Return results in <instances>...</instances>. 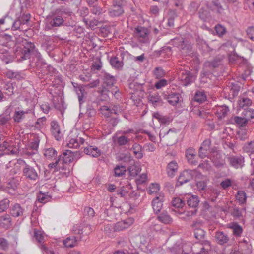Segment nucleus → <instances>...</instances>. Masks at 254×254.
I'll return each instance as SVG.
<instances>
[{
  "label": "nucleus",
  "mask_w": 254,
  "mask_h": 254,
  "mask_svg": "<svg viewBox=\"0 0 254 254\" xmlns=\"http://www.w3.org/2000/svg\"><path fill=\"white\" fill-rule=\"evenodd\" d=\"M103 81L100 92L101 96L103 97L101 100H107L110 94L118 99L120 93L118 87L114 86L117 81L115 77L109 73H105L103 77Z\"/></svg>",
  "instance_id": "obj_1"
},
{
  "label": "nucleus",
  "mask_w": 254,
  "mask_h": 254,
  "mask_svg": "<svg viewBox=\"0 0 254 254\" xmlns=\"http://www.w3.org/2000/svg\"><path fill=\"white\" fill-rule=\"evenodd\" d=\"M23 48L21 50V57L23 60L31 58L32 56L34 61L35 59H40L41 58V55L36 49L35 44L31 42L26 41L23 43Z\"/></svg>",
  "instance_id": "obj_2"
},
{
  "label": "nucleus",
  "mask_w": 254,
  "mask_h": 254,
  "mask_svg": "<svg viewBox=\"0 0 254 254\" xmlns=\"http://www.w3.org/2000/svg\"><path fill=\"white\" fill-rule=\"evenodd\" d=\"M203 176L202 173L196 169L185 170L181 172L178 177V183L181 186L193 179L196 181L197 179H201Z\"/></svg>",
  "instance_id": "obj_3"
},
{
  "label": "nucleus",
  "mask_w": 254,
  "mask_h": 254,
  "mask_svg": "<svg viewBox=\"0 0 254 254\" xmlns=\"http://www.w3.org/2000/svg\"><path fill=\"white\" fill-rule=\"evenodd\" d=\"M144 83H139L134 81L129 84L130 89L133 91V92H131V99L134 101L135 104H139L141 101V98L144 96Z\"/></svg>",
  "instance_id": "obj_4"
},
{
  "label": "nucleus",
  "mask_w": 254,
  "mask_h": 254,
  "mask_svg": "<svg viewBox=\"0 0 254 254\" xmlns=\"http://www.w3.org/2000/svg\"><path fill=\"white\" fill-rule=\"evenodd\" d=\"M23 176L25 178L31 181H36L40 178V169L37 165V168H35L28 164H25L22 169Z\"/></svg>",
  "instance_id": "obj_5"
},
{
  "label": "nucleus",
  "mask_w": 254,
  "mask_h": 254,
  "mask_svg": "<svg viewBox=\"0 0 254 254\" xmlns=\"http://www.w3.org/2000/svg\"><path fill=\"white\" fill-rule=\"evenodd\" d=\"M149 30L148 28L142 26H137L134 28V36L140 42L143 43H148Z\"/></svg>",
  "instance_id": "obj_6"
},
{
  "label": "nucleus",
  "mask_w": 254,
  "mask_h": 254,
  "mask_svg": "<svg viewBox=\"0 0 254 254\" xmlns=\"http://www.w3.org/2000/svg\"><path fill=\"white\" fill-rule=\"evenodd\" d=\"M125 2L117 0H113L112 7L109 9V13L111 17H119L124 13L123 7Z\"/></svg>",
  "instance_id": "obj_7"
},
{
  "label": "nucleus",
  "mask_w": 254,
  "mask_h": 254,
  "mask_svg": "<svg viewBox=\"0 0 254 254\" xmlns=\"http://www.w3.org/2000/svg\"><path fill=\"white\" fill-rule=\"evenodd\" d=\"M209 9L213 11L209 2L205 1L202 6L198 10V14L199 18L203 21H208L211 18V13Z\"/></svg>",
  "instance_id": "obj_8"
},
{
  "label": "nucleus",
  "mask_w": 254,
  "mask_h": 254,
  "mask_svg": "<svg viewBox=\"0 0 254 254\" xmlns=\"http://www.w3.org/2000/svg\"><path fill=\"white\" fill-rule=\"evenodd\" d=\"M229 165L235 169L242 168L244 166L245 159L241 155H231L227 158Z\"/></svg>",
  "instance_id": "obj_9"
},
{
  "label": "nucleus",
  "mask_w": 254,
  "mask_h": 254,
  "mask_svg": "<svg viewBox=\"0 0 254 254\" xmlns=\"http://www.w3.org/2000/svg\"><path fill=\"white\" fill-rule=\"evenodd\" d=\"M210 5L214 9L213 11L216 10L217 13L221 15L224 14L225 10L229 8V6L225 0H214Z\"/></svg>",
  "instance_id": "obj_10"
},
{
  "label": "nucleus",
  "mask_w": 254,
  "mask_h": 254,
  "mask_svg": "<svg viewBox=\"0 0 254 254\" xmlns=\"http://www.w3.org/2000/svg\"><path fill=\"white\" fill-rule=\"evenodd\" d=\"M162 96L164 99H166L168 102L171 105H176L180 101L181 95L178 93L164 92Z\"/></svg>",
  "instance_id": "obj_11"
},
{
  "label": "nucleus",
  "mask_w": 254,
  "mask_h": 254,
  "mask_svg": "<svg viewBox=\"0 0 254 254\" xmlns=\"http://www.w3.org/2000/svg\"><path fill=\"white\" fill-rule=\"evenodd\" d=\"M214 238L216 243L221 246L228 244L230 241L229 236L223 231H216L215 233Z\"/></svg>",
  "instance_id": "obj_12"
},
{
  "label": "nucleus",
  "mask_w": 254,
  "mask_h": 254,
  "mask_svg": "<svg viewBox=\"0 0 254 254\" xmlns=\"http://www.w3.org/2000/svg\"><path fill=\"white\" fill-rule=\"evenodd\" d=\"M49 25L52 27H60L61 26H67L64 24V20L63 17L59 15L54 14L49 19Z\"/></svg>",
  "instance_id": "obj_13"
},
{
  "label": "nucleus",
  "mask_w": 254,
  "mask_h": 254,
  "mask_svg": "<svg viewBox=\"0 0 254 254\" xmlns=\"http://www.w3.org/2000/svg\"><path fill=\"white\" fill-rule=\"evenodd\" d=\"M42 58L40 59H35L36 61L30 60V65L33 67L36 68L39 73H41L43 75L47 74L46 71H44V68H46L47 64L43 62Z\"/></svg>",
  "instance_id": "obj_14"
},
{
  "label": "nucleus",
  "mask_w": 254,
  "mask_h": 254,
  "mask_svg": "<svg viewBox=\"0 0 254 254\" xmlns=\"http://www.w3.org/2000/svg\"><path fill=\"white\" fill-rule=\"evenodd\" d=\"M200 224V222L194 221L191 225V227L194 229V237L199 241L204 239L206 234V232L199 227Z\"/></svg>",
  "instance_id": "obj_15"
},
{
  "label": "nucleus",
  "mask_w": 254,
  "mask_h": 254,
  "mask_svg": "<svg viewBox=\"0 0 254 254\" xmlns=\"http://www.w3.org/2000/svg\"><path fill=\"white\" fill-rule=\"evenodd\" d=\"M180 78L185 86L192 83L195 79L193 74L189 70H183L181 72Z\"/></svg>",
  "instance_id": "obj_16"
},
{
  "label": "nucleus",
  "mask_w": 254,
  "mask_h": 254,
  "mask_svg": "<svg viewBox=\"0 0 254 254\" xmlns=\"http://www.w3.org/2000/svg\"><path fill=\"white\" fill-rule=\"evenodd\" d=\"M148 102L154 107L162 106L163 102L161 97L157 92L150 93L148 97Z\"/></svg>",
  "instance_id": "obj_17"
},
{
  "label": "nucleus",
  "mask_w": 254,
  "mask_h": 254,
  "mask_svg": "<svg viewBox=\"0 0 254 254\" xmlns=\"http://www.w3.org/2000/svg\"><path fill=\"white\" fill-rule=\"evenodd\" d=\"M163 196L155 197L152 201V206L155 214L159 213L163 206Z\"/></svg>",
  "instance_id": "obj_18"
},
{
  "label": "nucleus",
  "mask_w": 254,
  "mask_h": 254,
  "mask_svg": "<svg viewBox=\"0 0 254 254\" xmlns=\"http://www.w3.org/2000/svg\"><path fill=\"white\" fill-rule=\"evenodd\" d=\"M58 158H60V162H62L63 166L64 164H68L73 161V158L72 157V151L66 150L62 154L58 156Z\"/></svg>",
  "instance_id": "obj_19"
},
{
  "label": "nucleus",
  "mask_w": 254,
  "mask_h": 254,
  "mask_svg": "<svg viewBox=\"0 0 254 254\" xmlns=\"http://www.w3.org/2000/svg\"><path fill=\"white\" fill-rule=\"evenodd\" d=\"M186 201L188 205L190 208H193L194 209H197L199 203V199L197 195H189L186 197Z\"/></svg>",
  "instance_id": "obj_20"
},
{
  "label": "nucleus",
  "mask_w": 254,
  "mask_h": 254,
  "mask_svg": "<svg viewBox=\"0 0 254 254\" xmlns=\"http://www.w3.org/2000/svg\"><path fill=\"white\" fill-rule=\"evenodd\" d=\"M84 153L93 157H98L101 155V150L96 146H89L84 148Z\"/></svg>",
  "instance_id": "obj_21"
},
{
  "label": "nucleus",
  "mask_w": 254,
  "mask_h": 254,
  "mask_svg": "<svg viewBox=\"0 0 254 254\" xmlns=\"http://www.w3.org/2000/svg\"><path fill=\"white\" fill-rule=\"evenodd\" d=\"M28 113L27 111L23 110H15L14 112L12 117L14 122L18 124L22 122L25 118V115Z\"/></svg>",
  "instance_id": "obj_22"
},
{
  "label": "nucleus",
  "mask_w": 254,
  "mask_h": 254,
  "mask_svg": "<svg viewBox=\"0 0 254 254\" xmlns=\"http://www.w3.org/2000/svg\"><path fill=\"white\" fill-rule=\"evenodd\" d=\"M153 116L157 119L161 124L164 125H169L172 121V119L169 116L162 115L158 112L154 113Z\"/></svg>",
  "instance_id": "obj_23"
},
{
  "label": "nucleus",
  "mask_w": 254,
  "mask_h": 254,
  "mask_svg": "<svg viewBox=\"0 0 254 254\" xmlns=\"http://www.w3.org/2000/svg\"><path fill=\"white\" fill-rule=\"evenodd\" d=\"M157 219L160 222L165 224H170L173 222V219L166 211H163L157 217Z\"/></svg>",
  "instance_id": "obj_24"
},
{
  "label": "nucleus",
  "mask_w": 254,
  "mask_h": 254,
  "mask_svg": "<svg viewBox=\"0 0 254 254\" xmlns=\"http://www.w3.org/2000/svg\"><path fill=\"white\" fill-rule=\"evenodd\" d=\"M130 150L133 152L135 157L138 159H141L143 156V147L137 143H134Z\"/></svg>",
  "instance_id": "obj_25"
},
{
  "label": "nucleus",
  "mask_w": 254,
  "mask_h": 254,
  "mask_svg": "<svg viewBox=\"0 0 254 254\" xmlns=\"http://www.w3.org/2000/svg\"><path fill=\"white\" fill-rule=\"evenodd\" d=\"M10 113V109L7 108L5 113L0 115V126H4L9 123L11 119Z\"/></svg>",
  "instance_id": "obj_26"
},
{
  "label": "nucleus",
  "mask_w": 254,
  "mask_h": 254,
  "mask_svg": "<svg viewBox=\"0 0 254 254\" xmlns=\"http://www.w3.org/2000/svg\"><path fill=\"white\" fill-rule=\"evenodd\" d=\"M122 60H123V57ZM110 63L113 68L118 70H122L124 65L123 60L120 61L116 56L112 57L111 58Z\"/></svg>",
  "instance_id": "obj_27"
},
{
  "label": "nucleus",
  "mask_w": 254,
  "mask_h": 254,
  "mask_svg": "<svg viewBox=\"0 0 254 254\" xmlns=\"http://www.w3.org/2000/svg\"><path fill=\"white\" fill-rule=\"evenodd\" d=\"M57 151L53 147L45 148L44 149V156L48 160L57 159Z\"/></svg>",
  "instance_id": "obj_28"
},
{
  "label": "nucleus",
  "mask_w": 254,
  "mask_h": 254,
  "mask_svg": "<svg viewBox=\"0 0 254 254\" xmlns=\"http://www.w3.org/2000/svg\"><path fill=\"white\" fill-rule=\"evenodd\" d=\"M51 131L56 140H59L60 134V129L58 122L56 121H52L51 123Z\"/></svg>",
  "instance_id": "obj_29"
},
{
  "label": "nucleus",
  "mask_w": 254,
  "mask_h": 254,
  "mask_svg": "<svg viewBox=\"0 0 254 254\" xmlns=\"http://www.w3.org/2000/svg\"><path fill=\"white\" fill-rule=\"evenodd\" d=\"M197 243H199L200 249L203 251V254H208V252L211 250V242L203 239Z\"/></svg>",
  "instance_id": "obj_30"
},
{
  "label": "nucleus",
  "mask_w": 254,
  "mask_h": 254,
  "mask_svg": "<svg viewBox=\"0 0 254 254\" xmlns=\"http://www.w3.org/2000/svg\"><path fill=\"white\" fill-rule=\"evenodd\" d=\"M178 168V164L175 161H172L167 166V174L170 177H173L177 171Z\"/></svg>",
  "instance_id": "obj_31"
},
{
  "label": "nucleus",
  "mask_w": 254,
  "mask_h": 254,
  "mask_svg": "<svg viewBox=\"0 0 254 254\" xmlns=\"http://www.w3.org/2000/svg\"><path fill=\"white\" fill-rule=\"evenodd\" d=\"M229 111L228 107L226 105L219 106L217 108L216 115L219 120H221L227 115Z\"/></svg>",
  "instance_id": "obj_32"
},
{
  "label": "nucleus",
  "mask_w": 254,
  "mask_h": 254,
  "mask_svg": "<svg viewBox=\"0 0 254 254\" xmlns=\"http://www.w3.org/2000/svg\"><path fill=\"white\" fill-rule=\"evenodd\" d=\"M0 224L1 227L7 229L11 225V218L9 215H5L0 217Z\"/></svg>",
  "instance_id": "obj_33"
},
{
  "label": "nucleus",
  "mask_w": 254,
  "mask_h": 254,
  "mask_svg": "<svg viewBox=\"0 0 254 254\" xmlns=\"http://www.w3.org/2000/svg\"><path fill=\"white\" fill-rule=\"evenodd\" d=\"M78 95V98L80 106L85 102L86 92L84 87L81 85L79 87L74 90Z\"/></svg>",
  "instance_id": "obj_34"
},
{
  "label": "nucleus",
  "mask_w": 254,
  "mask_h": 254,
  "mask_svg": "<svg viewBox=\"0 0 254 254\" xmlns=\"http://www.w3.org/2000/svg\"><path fill=\"white\" fill-rule=\"evenodd\" d=\"M12 38L11 36L6 34L0 35V44L5 47L10 46V43L12 41Z\"/></svg>",
  "instance_id": "obj_35"
},
{
  "label": "nucleus",
  "mask_w": 254,
  "mask_h": 254,
  "mask_svg": "<svg viewBox=\"0 0 254 254\" xmlns=\"http://www.w3.org/2000/svg\"><path fill=\"white\" fill-rule=\"evenodd\" d=\"M127 171L126 167L124 165H117L114 169V176L116 177H121L125 175Z\"/></svg>",
  "instance_id": "obj_36"
},
{
  "label": "nucleus",
  "mask_w": 254,
  "mask_h": 254,
  "mask_svg": "<svg viewBox=\"0 0 254 254\" xmlns=\"http://www.w3.org/2000/svg\"><path fill=\"white\" fill-rule=\"evenodd\" d=\"M179 49L188 54L191 52L192 46L188 41L184 39Z\"/></svg>",
  "instance_id": "obj_37"
},
{
  "label": "nucleus",
  "mask_w": 254,
  "mask_h": 254,
  "mask_svg": "<svg viewBox=\"0 0 254 254\" xmlns=\"http://www.w3.org/2000/svg\"><path fill=\"white\" fill-rule=\"evenodd\" d=\"M10 213L13 217H18L23 214V209L19 204L16 203L10 209Z\"/></svg>",
  "instance_id": "obj_38"
},
{
  "label": "nucleus",
  "mask_w": 254,
  "mask_h": 254,
  "mask_svg": "<svg viewBox=\"0 0 254 254\" xmlns=\"http://www.w3.org/2000/svg\"><path fill=\"white\" fill-rule=\"evenodd\" d=\"M169 17L168 19L167 26L170 27H173L174 26V19L177 16L176 9L169 10Z\"/></svg>",
  "instance_id": "obj_39"
},
{
  "label": "nucleus",
  "mask_w": 254,
  "mask_h": 254,
  "mask_svg": "<svg viewBox=\"0 0 254 254\" xmlns=\"http://www.w3.org/2000/svg\"><path fill=\"white\" fill-rule=\"evenodd\" d=\"M206 95L204 91H197L194 96V100L198 103H202L206 100Z\"/></svg>",
  "instance_id": "obj_40"
},
{
  "label": "nucleus",
  "mask_w": 254,
  "mask_h": 254,
  "mask_svg": "<svg viewBox=\"0 0 254 254\" xmlns=\"http://www.w3.org/2000/svg\"><path fill=\"white\" fill-rule=\"evenodd\" d=\"M55 15H59L62 17L64 15H65L67 16H70L71 14V12L70 11V9L68 8H65L64 6H61L57 9L54 11Z\"/></svg>",
  "instance_id": "obj_41"
},
{
  "label": "nucleus",
  "mask_w": 254,
  "mask_h": 254,
  "mask_svg": "<svg viewBox=\"0 0 254 254\" xmlns=\"http://www.w3.org/2000/svg\"><path fill=\"white\" fill-rule=\"evenodd\" d=\"M77 241L75 236L69 237L65 239L63 243L66 247L72 248L76 245Z\"/></svg>",
  "instance_id": "obj_42"
},
{
  "label": "nucleus",
  "mask_w": 254,
  "mask_h": 254,
  "mask_svg": "<svg viewBox=\"0 0 254 254\" xmlns=\"http://www.w3.org/2000/svg\"><path fill=\"white\" fill-rule=\"evenodd\" d=\"M230 87V90L229 96L231 95L232 97L229 98H234L238 95L240 89V86L238 84L232 83Z\"/></svg>",
  "instance_id": "obj_43"
},
{
  "label": "nucleus",
  "mask_w": 254,
  "mask_h": 254,
  "mask_svg": "<svg viewBox=\"0 0 254 254\" xmlns=\"http://www.w3.org/2000/svg\"><path fill=\"white\" fill-rule=\"evenodd\" d=\"M60 162V158H58L56 159V161L55 162H52L50 163L48 165V168L50 169H54V171L53 172L58 171L59 170H66V168L63 165L62 166L59 167L58 166L59 163Z\"/></svg>",
  "instance_id": "obj_44"
},
{
  "label": "nucleus",
  "mask_w": 254,
  "mask_h": 254,
  "mask_svg": "<svg viewBox=\"0 0 254 254\" xmlns=\"http://www.w3.org/2000/svg\"><path fill=\"white\" fill-rule=\"evenodd\" d=\"M232 120L236 124L241 127L245 126L248 122V118H246L244 116H235Z\"/></svg>",
  "instance_id": "obj_45"
},
{
  "label": "nucleus",
  "mask_w": 254,
  "mask_h": 254,
  "mask_svg": "<svg viewBox=\"0 0 254 254\" xmlns=\"http://www.w3.org/2000/svg\"><path fill=\"white\" fill-rule=\"evenodd\" d=\"M242 149L243 151L246 153H254V140L245 143Z\"/></svg>",
  "instance_id": "obj_46"
},
{
  "label": "nucleus",
  "mask_w": 254,
  "mask_h": 254,
  "mask_svg": "<svg viewBox=\"0 0 254 254\" xmlns=\"http://www.w3.org/2000/svg\"><path fill=\"white\" fill-rule=\"evenodd\" d=\"M127 170L130 176L133 177H136L140 172L139 167L135 164L130 165Z\"/></svg>",
  "instance_id": "obj_47"
},
{
  "label": "nucleus",
  "mask_w": 254,
  "mask_h": 254,
  "mask_svg": "<svg viewBox=\"0 0 254 254\" xmlns=\"http://www.w3.org/2000/svg\"><path fill=\"white\" fill-rule=\"evenodd\" d=\"M236 197L240 204H244L246 202V194L243 190H239L237 193Z\"/></svg>",
  "instance_id": "obj_48"
},
{
  "label": "nucleus",
  "mask_w": 254,
  "mask_h": 254,
  "mask_svg": "<svg viewBox=\"0 0 254 254\" xmlns=\"http://www.w3.org/2000/svg\"><path fill=\"white\" fill-rule=\"evenodd\" d=\"M186 156L188 159L189 162L191 164H196L197 161H190L191 159L196 156L194 151L192 149H187L186 151Z\"/></svg>",
  "instance_id": "obj_49"
},
{
  "label": "nucleus",
  "mask_w": 254,
  "mask_h": 254,
  "mask_svg": "<svg viewBox=\"0 0 254 254\" xmlns=\"http://www.w3.org/2000/svg\"><path fill=\"white\" fill-rule=\"evenodd\" d=\"M242 116H244L246 118H248V121L251 119L254 118V110L249 108H245L242 113Z\"/></svg>",
  "instance_id": "obj_50"
},
{
  "label": "nucleus",
  "mask_w": 254,
  "mask_h": 254,
  "mask_svg": "<svg viewBox=\"0 0 254 254\" xmlns=\"http://www.w3.org/2000/svg\"><path fill=\"white\" fill-rule=\"evenodd\" d=\"M252 104V101L248 98H242L239 101V106L240 108L245 109V108H249Z\"/></svg>",
  "instance_id": "obj_51"
},
{
  "label": "nucleus",
  "mask_w": 254,
  "mask_h": 254,
  "mask_svg": "<svg viewBox=\"0 0 254 254\" xmlns=\"http://www.w3.org/2000/svg\"><path fill=\"white\" fill-rule=\"evenodd\" d=\"M51 197L48 194L40 192L37 195L38 201L41 203H46L50 201Z\"/></svg>",
  "instance_id": "obj_52"
},
{
  "label": "nucleus",
  "mask_w": 254,
  "mask_h": 254,
  "mask_svg": "<svg viewBox=\"0 0 254 254\" xmlns=\"http://www.w3.org/2000/svg\"><path fill=\"white\" fill-rule=\"evenodd\" d=\"M40 138L37 136H35L30 143V148L33 151H37L39 147Z\"/></svg>",
  "instance_id": "obj_53"
},
{
  "label": "nucleus",
  "mask_w": 254,
  "mask_h": 254,
  "mask_svg": "<svg viewBox=\"0 0 254 254\" xmlns=\"http://www.w3.org/2000/svg\"><path fill=\"white\" fill-rule=\"evenodd\" d=\"M153 74L157 79H160L164 76L166 72L161 67H157L154 68L153 70Z\"/></svg>",
  "instance_id": "obj_54"
},
{
  "label": "nucleus",
  "mask_w": 254,
  "mask_h": 254,
  "mask_svg": "<svg viewBox=\"0 0 254 254\" xmlns=\"http://www.w3.org/2000/svg\"><path fill=\"white\" fill-rule=\"evenodd\" d=\"M172 204L175 207L182 208L185 205V200L179 197H176L172 200Z\"/></svg>",
  "instance_id": "obj_55"
},
{
  "label": "nucleus",
  "mask_w": 254,
  "mask_h": 254,
  "mask_svg": "<svg viewBox=\"0 0 254 254\" xmlns=\"http://www.w3.org/2000/svg\"><path fill=\"white\" fill-rule=\"evenodd\" d=\"M197 212V209H194L193 210L187 211L184 215L180 217L181 219L185 221L190 220L191 217L195 215Z\"/></svg>",
  "instance_id": "obj_56"
},
{
  "label": "nucleus",
  "mask_w": 254,
  "mask_h": 254,
  "mask_svg": "<svg viewBox=\"0 0 254 254\" xmlns=\"http://www.w3.org/2000/svg\"><path fill=\"white\" fill-rule=\"evenodd\" d=\"M91 12L96 15H100L104 12L102 7L98 5V4L90 7Z\"/></svg>",
  "instance_id": "obj_57"
},
{
  "label": "nucleus",
  "mask_w": 254,
  "mask_h": 254,
  "mask_svg": "<svg viewBox=\"0 0 254 254\" xmlns=\"http://www.w3.org/2000/svg\"><path fill=\"white\" fill-rule=\"evenodd\" d=\"M130 139L128 138L127 137L122 135L117 138V143L119 146H123L127 144L129 141Z\"/></svg>",
  "instance_id": "obj_58"
},
{
  "label": "nucleus",
  "mask_w": 254,
  "mask_h": 254,
  "mask_svg": "<svg viewBox=\"0 0 254 254\" xmlns=\"http://www.w3.org/2000/svg\"><path fill=\"white\" fill-rule=\"evenodd\" d=\"M6 75L9 79H16L19 80L21 77L18 72H14L12 70H8L6 72Z\"/></svg>",
  "instance_id": "obj_59"
},
{
  "label": "nucleus",
  "mask_w": 254,
  "mask_h": 254,
  "mask_svg": "<svg viewBox=\"0 0 254 254\" xmlns=\"http://www.w3.org/2000/svg\"><path fill=\"white\" fill-rule=\"evenodd\" d=\"M101 114L105 117H109L112 114V110L107 106H102L100 109Z\"/></svg>",
  "instance_id": "obj_60"
},
{
  "label": "nucleus",
  "mask_w": 254,
  "mask_h": 254,
  "mask_svg": "<svg viewBox=\"0 0 254 254\" xmlns=\"http://www.w3.org/2000/svg\"><path fill=\"white\" fill-rule=\"evenodd\" d=\"M215 30L219 36H223L226 32V28L220 24H217L215 25Z\"/></svg>",
  "instance_id": "obj_61"
},
{
  "label": "nucleus",
  "mask_w": 254,
  "mask_h": 254,
  "mask_svg": "<svg viewBox=\"0 0 254 254\" xmlns=\"http://www.w3.org/2000/svg\"><path fill=\"white\" fill-rule=\"evenodd\" d=\"M232 228L233 229V234L235 236H240L243 232L242 227L237 223L234 224Z\"/></svg>",
  "instance_id": "obj_62"
},
{
  "label": "nucleus",
  "mask_w": 254,
  "mask_h": 254,
  "mask_svg": "<svg viewBox=\"0 0 254 254\" xmlns=\"http://www.w3.org/2000/svg\"><path fill=\"white\" fill-rule=\"evenodd\" d=\"M9 202V200L7 198L0 201V212H3L8 209Z\"/></svg>",
  "instance_id": "obj_63"
},
{
  "label": "nucleus",
  "mask_w": 254,
  "mask_h": 254,
  "mask_svg": "<svg viewBox=\"0 0 254 254\" xmlns=\"http://www.w3.org/2000/svg\"><path fill=\"white\" fill-rule=\"evenodd\" d=\"M200 2L198 1H191L189 6L190 11L193 13L196 12L200 6Z\"/></svg>",
  "instance_id": "obj_64"
}]
</instances>
